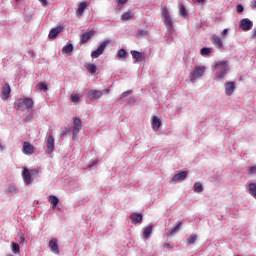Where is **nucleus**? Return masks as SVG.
<instances>
[{
    "label": "nucleus",
    "instance_id": "nucleus-9",
    "mask_svg": "<svg viewBox=\"0 0 256 256\" xmlns=\"http://www.w3.org/2000/svg\"><path fill=\"white\" fill-rule=\"evenodd\" d=\"M240 29L244 31H251L253 29V22L247 18H244L240 21Z\"/></svg>",
    "mask_w": 256,
    "mask_h": 256
},
{
    "label": "nucleus",
    "instance_id": "nucleus-26",
    "mask_svg": "<svg viewBox=\"0 0 256 256\" xmlns=\"http://www.w3.org/2000/svg\"><path fill=\"white\" fill-rule=\"evenodd\" d=\"M179 15L182 17V19H185L189 14L187 13V8H185V5H181L179 8Z\"/></svg>",
    "mask_w": 256,
    "mask_h": 256
},
{
    "label": "nucleus",
    "instance_id": "nucleus-6",
    "mask_svg": "<svg viewBox=\"0 0 256 256\" xmlns=\"http://www.w3.org/2000/svg\"><path fill=\"white\" fill-rule=\"evenodd\" d=\"M205 71H206L205 66H196L192 72L191 77H190L191 83H195V81H197V79L203 77V75L205 74Z\"/></svg>",
    "mask_w": 256,
    "mask_h": 256
},
{
    "label": "nucleus",
    "instance_id": "nucleus-47",
    "mask_svg": "<svg viewBox=\"0 0 256 256\" xmlns=\"http://www.w3.org/2000/svg\"><path fill=\"white\" fill-rule=\"evenodd\" d=\"M93 165H97V161H93L89 167H93Z\"/></svg>",
    "mask_w": 256,
    "mask_h": 256
},
{
    "label": "nucleus",
    "instance_id": "nucleus-24",
    "mask_svg": "<svg viewBox=\"0 0 256 256\" xmlns=\"http://www.w3.org/2000/svg\"><path fill=\"white\" fill-rule=\"evenodd\" d=\"M212 52H213V48L204 47L200 50V55H202V57H207L211 55Z\"/></svg>",
    "mask_w": 256,
    "mask_h": 256
},
{
    "label": "nucleus",
    "instance_id": "nucleus-30",
    "mask_svg": "<svg viewBox=\"0 0 256 256\" xmlns=\"http://www.w3.org/2000/svg\"><path fill=\"white\" fill-rule=\"evenodd\" d=\"M195 241H197V234L190 235V236L186 239L187 245H193V244L195 243Z\"/></svg>",
    "mask_w": 256,
    "mask_h": 256
},
{
    "label": "nucleus",
    "instance_id": "nucleus-8",
    "mask_svg": "<svg viewBox=\"0 0 256 256\" xmlns=\"http://www.w3.org/2000/svg\"><path fill=\"white\" fill-rule=\"evenodd\" d=\"M223 38L220 36H217V34H213L210 37L211 43L214 45V47H217V49H223Z\"/></svg>",
    "mask_w": 256,
    "mask_h": 256
},
{
    "label": "nucleus",
    "instance_id": "nucleus-27",
    "mask_svg": "<svg viewBox=\"0 0 256 256\" xmlns=\"http://www.w3.org/2000/svg\"><path fill=\"white\" fill-rule=\"evenodd\" d=\"M194 193H203V184L201 182L194 183Z\"/></svg>",
    "mask_w": 256,
    "mask_h": 256
},
{
    "label": "nucleus",
    "instance_id": "nucleus-28",
    "mask_svg": "<svg viewBox=\"0 0 256 256\" xmlns=\"http://www.w3.org/2000/svg\"><path fill=\"white\" fill-rule=\"evenodd\" d=\"M49 203L53 205V207H57V205H59V198H57V196L51 195L49 197Z\"/></svg>",
    "mask_w": 256,
    "mask_h": 256
},
{
    "label": "nucleus",
    "instance_id": "nucleus-7",
    "mask_svg": "<svg viewBox=\"0 0 256 256\" xmlns=\"http://www.w3.org/2000/svg\"><path fill=\"white\" fill-rule=\"evenodd\" d=\"M73 139H77V136L79 135V132L81 131V128L83 127V123L81 122V119L78 117L73 118Z\"/></svg>",
    "mask_w": 256,
    "mask_h": 256
},
{
    "label": "nucleus",
    "instance_id": "nucleus-21",
    "mask_svg": "<svg viewBox=\"0 0 256 256\" xmlns=\"http://www.w3.org/2000/svg\"><path fill=\"white\" fill-rule=\"evenodd\" d=\"M151 125L153 131H159V127H161V119L157 116H153Z\"/></svg>",
    "mask_w": 256,
    "mask_h": 256
},
{
    "label": "nucleus",
    "instance_id": "nucleus-14",
    "mask_svg": "<svg viewBox=\"0 0 256 256\" xmlns=\"http://www.w3.org/2000/svg\"><path fill=\"white\" fill-rule=\"evenodd\" d=\"M88 97L91 99V101L101 99L103 97V92H101V90H89Z\"/></svg>",
    "mask_w": 256,
    "mask_h": 256
},
{
    "label": "nucleus",
    "instance_id": "nucleus-19",
    "mask_svg": "<svg viewBox=\"0 0 256 256\" xmlns=\"http://www.w3.org/2000/svg\"><path fill=\"white\" fill-rule=\"evenodd\" d=\"M61 31H63V27L61 26L51 29L48 35L49 39H57V35H59Z\"/></svg>",
    "mask_w": 256,
    "mask_h": 256
},
{
    "label": "nucleus",
    "instance_id": "nucleus-18",
    "mask_svg": "<svg viewBox=\"0 0 256 256\" xmlns=\"http://www.w3.org/2000/svg\"><path fill=\"white\" fill-rule=\"evenodd\" d=\"M183 226V222L178 221L175 225V227L171 228L168 232H167V237H171L173 235H175V233L179 232L181 230V227Z\"/></svg>",
    "mask_w": 256,
    "mask_h": 256
},
{
    "label": "nucleus",
    "instance_id": "nucleus-11",
    "mask_svg": "<svg viewBox=\"0 0 256 256\" xmlns=\"http://www.w3.org/2000/svg\"><path fill=\"white\" fill-rule=\"evenodd\" d=\"M57 238H53L52 240L49 241L48 247L52 253L55 255H59V244Z\"/></svg>",
    "mask_w": 256,
    "mask_h": 256
},
{
    "label": "nucleus",
    "instance_id": "nucleus-22",
    "mask_svg": "<svg viewBox=\"0 0 256 256\" xmlns=\"http://www.w3.org/2000/svg\"><path fill=\"white\" fill-rule=\"evenodd\" d=\"M85 9H87V2H81L76 10L77 17H82L83 13H85Z\"/></svg>",
    "mask_w": 256,
    "mask_h": 256
},
{
    "label": "nucleus",
    "instance_id": "nucleus-32",
    "mask_svg": "<svg viewBox=\"0 0 256 256\" xmlns=\"http://www.w3.org/2000/svg\"><path fill=\"white\" fill-rule=\"evenodd\" d=\"M129 19H133V14H131V12H125L121 15L122 21H129Z\"/></svg>",
    "mask_w": 256,
    "mask_h": 256
},
{
    "label": "nucleus",
    "instance_id": "nucleus-15",
    "mask_svg": "<svg viewBox=\"0 0 256 256\" xmlns=\"http://www.w3.org/2000/svg\"><path fill=\"white\" fill-rule=\"evenodd\" d=\"M10 95H11V86L6 83L2 87V99H3V101H7V99H9Z\"/></svg>",
    "mask_w": 256,
    "mask_h": 256
},
{
    "label": "nucleus",
    "instance_id": "nucleus-23",
    "mask_svg": "<svg viewBox=\"0 0 256 256\" xmlns=\"http://www.w3.org/2000/svg\"><path fill=\"white\" fill-rule=\"evenodd\" d=\"M130 53L137 63H139V61H143V53L137 50H132Z\"/></svg>",
    "mask_w": 256,
    "mask_h": 256
},
{
    "label": "nucleus",
    "instance_id": "nucleus-10",
    "mask_svg": "<svg viewBox=\"0 0 256 256\" xmlns=\"http://www.w3.org/2000/svg\"><path fill=\"white\" fill-rule=\"evenodd\" d=\"M22 153H24V155H33V153H35V146H33L29 142H24L22 147Z\"/></svg>",
    "mask_w": 256,
    "mask_h": 256
},
{
    "label": "nucleus",
    "instance_id": "nucleus-36",
    "mask_svg": "<svg viewBox=\"0 0 256 256\" xmlns=\"http://www.w3.org/2000/svg\"><path fill=\"white\" fill-rule=\"evenodd\" d=\"M70 99H71L72 103H79L81 101L79 94H71Z\"/></svg>",
    "mask_w": 256,
    "mask_h": 256
},
{
    "label": "nucleus",
    "instance_id": "nucleus-41",
    "mask_svg": "<svg viewBox=\"0 0 256 256\" xmlns=\"http://www.w3.org/2000/svg\"><path fill=\"white\" fill-rule=\"evenodd\" d=\"M248 171H249L250 175H256V165L249 167Z\"/></svg>",
    "mask_w": 256,
    "mask_h": 256
},
{
    "label": "nucleus",
    "instance_id": "nucleus-45",
    "mask_svg": "<svg viewBox=\"0 0 256 256\" xmlns=\"http://www.w3.org/2000/svg\"><path fill=\"white\" fill-rule=\"evenodd\" d=\"M101 93H102V95H103L104 93H106V95H109L110 90H109V89H104V90L101 91Z\"/></svg>",
    "mask_w": 256,
    "mask_h": 256
},
{
    "label": "nucleus",
    "instance_id": "nucleus-20",
    "mask_svg": "<svg viewBox=\"0 0 256 256\" xmlns=\"http://www.w3.org/2000/svg\"><path fill=\"white\" fill-rule=\"evenodd\" d=\"M131 223L137 225V223H141L143 221V215L139 213H132L130 215Z\"/></svg>",
    "mask_w": 256,
    "mask_h": 256
},
{
    "label": "nucleus",
    "instance_id": "nucleus-50",
    "mask_svg": "<svg viewBox=\"0 0 256 256\" xmlns=\"http://www.w3.org/2000/svg\"><path fill=\"white\" fill-rule=\"evenodd\" d=\"M141 35H143V30L140 31Z\"/></svg>",
    "mask_w": 256,
    "mask_h": 256
},
{
    "label": "nucleus",
    "instance_id": "nucleus-2",
    "mask_svg": "<svg viewBox=\"0 0 256 256\" xmlns=\"http://www.w3.org/2000/svg\"><path fill=\"white\" fill-rule=\"evenodd\" d=\"M33 105H34V102L32 98L24 97V98L18 99L16 103V108L19 111H25V109H33Z\"/></svg>",
    "mask_w": 256,
    "mask_h": 256
},
{
    "label": "nucleus",
    "instance_id": "nucleus-17",
    "mask_svg": "<svg viewBox=\"0 0 256 256\" xmlns=\"http://www.w3.org/2000/svg\"><path fill=\"white\" fill-rule=\"evenodd\" d=\"M187 171H182V172H179L178 174H175L173 177H172V181L174 183H177L178 181H185V179H187Z\"/></svg>",
    "mask_w": 256,
    "mask_h": 256
},
{
    "label": "nucleus",
    "instance_id": "nucleus-16",
    "mask_svg": "<svg viewBox=\"0 0 256 256\" xmlns=\"http://www.w3.org/2000/svg\"><path fill=\"white\" fill-rule=\"evenodd\" d=\"M46 145H47V149L50 153H53V151H55V138L53 137V135L50 134L48 136Z\"/></svg>",
    "mask_w": 256,
    "mask_h": 256
},
{
    "label": "nucleus",
    "instance_id": "nucleus-49",
    "mask_svg": "<svg viewBox=\"0 0 256 256\" xmlns=\"http://www.w3.org/2000/svg\"><path fill=\"white\" fill-rule=\"evenodd\" d=\"M0 151H3V145L0 143Z\"/></svg>",
    "mask_w": 256,
    "mask_h": 256
},
{
    "label": "nucleus",
    "instance_id": "nucleus-44",
    "mask_svg": "<svg viewBox=\"0 0 256 256\" xmlns=\"http://www.w3.org/2000/svg\"><path fill=\"white\" fill-rule=\"evenodd\" d=\"M43 7H47V0H39Z\"/></svg>",
    "mask_w": 256,
    "mask_h": 256
},
{
    "label": "nucleus",
    "instance_id": "nucleus-4",
    "mask_svg": "<svg viewBox=\"0 0 256 256\" xmlns=\"http://www.w3.org/2000/svg\"><path fill=\"white\" fill-rule=\"evenodd\" d=\"M162 19H164V25L167 31H173V19H171V14H169V9L164 8L162 11Z\"/></svg>",
    "mask_w": 256,
    "mask_h": 256
},
{
    "label": "nucleus",
    "instance_id": "nucleus-12",
    "mask_svg": "<svg viewBox=\"0 0 256 256\" xmlns=\"http://www.w3.org/2000/svg\"><path fill=\"white\" fill-rule=\"evenodd\" d=\"M95 33H96L95 30H90L88 32H85L80 36V43L82 45H85V43H87L91 39V37L95 35Z\"/></svg>",
    "mask_w": 256,
    "mask_h": 256
},
{
    "label": "nucleus",
    "instance_id": "nucleus-5",
    "mask_svg": "<svg viewBox=\"0 0 256 256\" xmlns=\"http://www.w3.org/2000/svg\"><path fill=\"white\" fill-rule=\"evenodd\" d=\"M110 43L111 41L109 40H105L104 42H102L97 50L91 52L92 59H99V57H101V55H103V53L105 52V48L107 47V45H109Z\"/></svg>",
    "mask_w": 256,
    "mask_h": 256
},
{
    "label": "nucleus",
    "instance_id": "nucleus-35",
    "mask_svg": "<svg viewBox=\"0 0 256 256\" xmlns=\"http://www.w3.org/2000/svg\"><path fill=\"white\" fill-rule=\"evenodd\" d=\"M117 55L118 57H120V59H127V51L125 49H120L117 51Z\"/></svg>",
    "mask_w": 256,
    "mask_h": 256
},
{
    "label": "nucleus",
    "instance_id": "nucleus-43",
    "mask_svg": "<svg viewBox=\"0 0 256 256\" xmlns=\"http://www.w3.org/2000/svg\"><path fill=\"white\" fill-rule=\"evenodd\" d=\"M250 7H252V9H256V0H252L250 2Z\"/></svg>",
    "mask_w": 256,
    "mask_h": 256
},
{
    "label": "nucleus",
    "instance_id": "nucleus-48",
    "mask_svg": "<svg viewBox=\"0 0 256 256\" xmlns=\"http://www.w3.org/2000/svg\"><path fill=\"white\" fill-rule=\"evenodd\" d=\"M196 1V3H203V1H205V0H195Z\"/></svg>",
    "mask_w": 256,
    "mask_h": 256
},
{
    "label": "nucleus",
    "instance_id": "nucleus-34",
    "mask_svg": "<svg viewBox=\"0 0 256 256\" xmlns=\"http://www.w3.org/2000/svg\"><path fill=\"white\" fill-rule=\"evenodd\" d=\"M11 247H12V252L13 253H15V254L20 253L21 247L19 246V244L15 243V242H12Z\"/></svg>",
    "mask_w": 256,
    "mask_h": 256
},
{
    "label": "nucleus",
    "instance_id": "nucleus-1",
    "mask_svg": "<svg viewBox=\"0 0 256 256\" xmlns=\"http://www.w3.org/2000/svg\"><path fill=\"white\" fill-rule=\"evenodd\" d=\"M215 67L218 69L216 72L217 79H224L229 71V62L227 60L218 61Z\"/></svg>",
    "mask_w": 256,
    "mask_h": 256
},
{
    "label": "nucleus",
    "instance_id": "nucleus-33",
    "mask_svg": "<svg viewBox=\"0 0 256 256\" xmlns=\"http://www.w3.org/2000/svg\"><path fill=\"white\" fill-rule=\"evenodd\" d=\"M62 53H73V44H68L66 46L63 47L62 49Z\"/></svg>",
    "mask_w": 256,
    "mask_h": 256
},
{
    "label": "nucleus",
    "instance_id": "nucleus-31",
    "mask_svg": "<svg viewBox=\"0 0 256 256\" xmlns=\"http://www.w3.org/2000/svg\"><path fill=\"white\" fill-rule=\"evenodd\" d=\"M86 69L87 71H89V73H92V74L97 73V66L95 64H91V63L87 64Z\"/></svg>",
    "mask_w": 256,
    "mask_h": 256
},
{
    "label": "nucleus",
    "instance_id": "nucleus-29",
    "mask_svg": "<svg viewBox=\"0 0 256 256\" xmlns=\"http://www.w3.org/2000/svg\"><path fill=\"white\" fill-rule=\"evenodd\" d=\"M36 88L39 89V91H48L49 86L45 82H40L39 84L36 85Z\"/></svg>",
    "mask_w": 256,
    "mask_h": 256
},
{
    "label": "nucleus",
    "instance_id": "nucleus-3",
    "mask_svg": "<svg viewBox=\"0 0 256 256\" xmlns=\"http://www.w3.org/2000/svg\"><path fill=\"white\" fill-rule=\"evenodd\" d=\"M37 173H39L37 169L29 170L28 168H24L22 172V179L25 185H31L35 179L34 175H37Z\"/></svg>",
    "mask_w": 256,
    "mask_h": 256
},
{
    "label": "nucleus",
    "instance_id": "nucleus-40",
    "mask_svg": "<svg viewBox=\"0 0 256 256\" xmlns=\"http://www.w3.org/2000/svg\"><path fill=\"white\" fill-rule=\"evenodd\" d=\"M236 11H237V13H243V11H245V8L243 7V5L238 4L236 6Z\"/></svg>",
    "mask_w": 256,
    "mask_h": 256
},
{
    "label": "nucleus",
    "instance_id": "nucleus-38",
    "mask_svg": "<svg viewBox=\"0 0 256 256\" xmlns=\"http://www.w3.org/2000/svg\"><path fill=\"white\" fill-rule=\"evenodd\" d=\"M131 93H133L132 90H127V91L123 92V93L120 95V99H125V97H127L128 95H131Z\"/></svg>",
    "mask_w": 256,
    "mask_h": 256
},
{
    "label": "nucleus",
    "instance_id": "nucleus-46",
    "mask_svg": "<svg viewBox=\"0 0 256 256\" xmlns=\"http://www.w3.org/2000/svg\"><path fill=\"white\" fill-rule=\"evenodd\" d=\"M164 247H166L167 249H171V244L165 243V244H164Z\"/></svg>",
    "mask_w": 256,
    "mask_h": 256
},
{
    "label": "nucleus",
    "instance_id": "nucleus-37",
    "mask_svg": "<svg viewBox=\"0 0 256 256\" xmlns=\"http://www.w3.org/2000/svg\"><path fill=\"white\" fill-rule=\"evenodd\" d=\"M229 35V29L225 28L221 33H220V38L225 39Z\"/></svg>",
    "mask_w": 256,
    "mask_h": 256
},
{
    "label": "nucleus",
    "instance_id": "nucleus-39",
    "mask_svg": "<svg viewBox=\"0 0 256 256\" xmlns=\"http://www.w3.org/2000/svg\"><path fill=\"white\" fill-rule=\"evenodd\" d=\"M8 193H17V188L14 185L8 186Z\"/></svg>",
    "mask_w": 256,
    "mask_h": 256
},
{
    "label": "nucleus",
    "instance_id": "nucleus-13",
    "mask_svg": "<svg viewBox=\"0 0 256 256\" xmlns=\"http://www.w3.org/2000/svg\"><path fill=\"white\" fill-rule=\"evenodd\" d=\"M235 91V82L229 81L225 83V94L228 95V97H231L233 95V92Z\"/></svg>",
    "mask_w": 256,
    "mask_h": 256
},
{
    "label": "nucleus",
    "instance_id": "nucleus-25",
    "mask_svg": "<svg viewBox=\"0 0 256 256\" xmlns=\"http://www.w3.org/2000/svg\"><path fill=\"white\" fill-rule=\"evenodd\" d=\"M153 233V226H148L147 228L144 229L143 232V237L144 239H149V236Z\"/></svg>",
    "mask_w": 256,
    "mask_h": 256
},
{
    "label": "nucleus",
    "instance_id": "nucleus-42",
    "mask_svg": "<svg viewBox=\"0 0 256 256\" xmlns=\"http://www.w3.org/2000/svg\"><path fill=\"white\" fill-rule=\"evenodd\" d=\"M127 1L129 0H116V2L118 3V7H123V5L127 3Z\"/></svg>",
    "mask_w": 256,
    "mask_h": 256
}]
</instances>
